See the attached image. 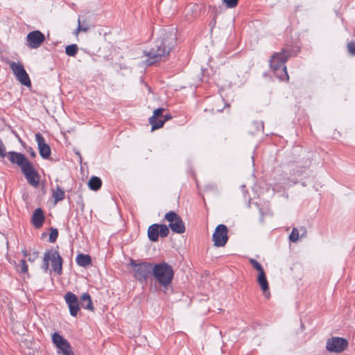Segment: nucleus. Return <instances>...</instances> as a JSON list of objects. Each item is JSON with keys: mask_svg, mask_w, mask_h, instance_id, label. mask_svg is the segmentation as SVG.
I'll list each match as a JSON object with an SVG mask.
<instances>
[{"mask_svg": "<svg viewBox=\"0 0 355 355\" xmlns=\"http://www.w3.org/2000/svg\"><path fill=\"white\" fill-rule=\"evenodd\" d=\"M238 1L239 0H223L225 6L230 8H235L238 4Z\"/></svg>", "mask_w": 355, "mask_h": 355, "instance_id": "nucleus-31", "label": "nucleus"}, {"mask_svg": "<svg viewBox=\"0 0 355 355\" xmlns=\"http://www.w3.org/2000/svg\"><path fill=\"white\" fill-rule=\"evenodd\" d=\"M165 219L169 223L168 227L171 231L177 234L185 232V226L182 218L173 211H170L165 215Z\"/></svg>", "mask_w": 355, "mask_h": 355, "instance_id": "nucleus-7", "label": "nucleus"}, {"mask_svg": "<svg viewBox=\"0 0 355 355\" xmlns=\"http://www.w3.org/2000/svg\"><path fill=\"white\" fill-rule=\"evenodd\" d=\"M228 229L223 224L218 225L213 234L212 240L216 247H223L228 240Z\"/></svg>", "mask_w": 355, "mask_h": 355, "instance_id": "nucleus-9", "label": "nucleus"}, {"mask_svg": "<svg viewBox=\"0 0 355 355\" xmlns=\"http://www.w3.org/2000/svg\"><path fill=\"white\" fill-rule=\"evenodd\" d=\"M81 307L84 309H87L89 311L94 310V306L92 304L91 296L88 293H85L82 295L81 297Z\"/></svg>", "mask_w": 355, "mask_h": 355, "instance_id": "nucleus-20", "label": "nucleus"}, {"mask_svg": "<svg viewBox=\"0 0 355 355\" xmlns=\"http://www.w3.org/2000/svg\"><path fill=\"white\" fill-rule=\"evenodd\" d=\"M20 269H17L20 272L26 274L28 272V265L24 259L20 261V265L19 266Z\"/></svg>", "mask_w": 355, "mask_h": 355, "instance_id": "nucleus-30", "label": "nucleus"}, {"mask_svg": "<svg viewBox=\"0 0 355 355\" xmlns=\"http://www.w3.org/2000/svg\"><path fill=\"white\" fill-rule=\"evenodd\" d=\"M257 282L259 284L264 295L268 298L270 296L268 282L266 277L265 272H259L257 277Z\"/></svg>", "mask_w": 355, "mask_h": 355, "instance_id": "nucleus-18", "label": "nucleus"}, {"mask_svg": "<svg viewBox=\"0 0 355 355\" xmlns=\"http://www.w3.org/2000/svg\"><path fill=\"white\" fill-rule=\"evenodd\" d=\"M80 28H81V31H83V32H87L89 30V26L87 25H81L80 24Z\"/></svg>", "mask_w": 355, "mask_h": 355, "instance_id": "nucleus-37", "label": "nucleus"}, {"mask_svg": "<svg viewBox=\"0 0 355 355\" xmlns=\"http://www.w3.org/2000/svg\"><path fill=\"white\" fill-rule=\"evenodd\" d=\"M159 236L162 238L166 237L169 234V229L168 226L164 224H159Z\"/></svg>", "mask_w": 355, "mask_h": 355, "instance_id": "nucleus-26", "label": "nucleus"}, {"mask_svg": "<svg viewBox=\"0 0 355 355\" xmlns=\"http://www.w3.org/2000/svg\"><path fill=\"white\" fill-rule=\"evenodd\" d=\"M347 49L349 53L352 55H355V42H350L347 44Z\"/></svg>", "mask_w": 355, "mask_h": 355, "instance_id": "nucleus-32", "label": "nucleus"}, {"mask_svg": "<svg viewBox=\"0 0 355 355\" xmlns=\"http://www.w3.org/2000/svg\"><path fill=\"white\" fill-rule=\"evenodd\" d=\"M8 64L17 80H19L21 85L30 87L31 82L23 64L19 62H16L14 61H10Z\"/></svg>", "mask_w": 355, "mask_h": 355, "instance_id": "nucleus-6", "label": "nucleus"}, {"mask_svg": "<svg viewBox=\"0 0 355 355\" xmlns=\"http://www.w3.org/2000/svg\"><path fill=\"white\" fill-rule=\"evenodd\" d=\"M101 185L102 181L101 178L96 176L92 177L88 182L89 189L93 191H98L101 187Z\"/></svg>", "mask_w": 355, "mask_h": 355, "instance_id": "nucleus-22", "label": "nucleus"}, {"mask_svg": "<svg viewBox=\"0 0 355 355\" xmlns=\"http://www.w3.org/2000/svg\"><path fill=\"white\" fill-rule=\"evenodd\" d=\"M290 56L291 53L288 50L282 49L281 52L275 53L270 60V67L281 80H288L285 63Z\"/></svg>", "mask_w": 355, "mask_h": 355, "instance_id": "nucleus-3", "label": "nucleus"}, {"mask_svg": "<svg viewBox=\"0 0 355 355\" xmlns=\"http://www.w3.org/2000/svg\"><path fill=\"white\" fill-rule=\"evenodd\" d=\"M0 156H1L3 157L6 156V148L1 139H0Z\"/></svg>", "mask_w": 355, "mask_h": 355, "instance_id": "nucleus-33", "label": "nucleus"}, {"mask_svg": "<svg viewBox=\"0 0 355 355\" xmlns=\"http://www.w3.org/2000/svg\"><path fill=\"white\" fill-rule=\"evenodd\" d=\"M38 257V252H33V254H28V261H31V262H33Z\"/></svg>", "mask_w": 355, "mask_h": 355, "instance_id": "nucleus-34", "label": "nucleus"}, {"mask_svg": "<svg viewBox=\"0 0 355 355\" xmlns=\"http://www.w3.org/2000/svg\"><path fill=\"white\" fill-rule=\"evenodd\" d=\"M347 347V340L341 337L334 336L328 338L326 342V349L329 352L340 353Z\"/></svg>", "mask_w": 355, "mask_h": 355, "instance_id": "nucleus-8", "label": "nucleus"}, {"mask_svg": "<svg viewBox=\"0 0 355 355\" xmlns=\"http://www.w3.org/2000/svg\"><path fill=\"white\" fill-rule=\"evenodd\" d=\"M44 221V212L41 208H37L32 216L31 223L35 228H40Z\"/></svg>", "mask_w": 355, "mask_h": 355, "instance_id": "nucleus-17", "label": "nucleus"}, {"mask_svg": "<svg viewBox=\"0 0 355 355\" xmlns=\"http://www.w3.org/2000/svg\"><path fill=\"white\" fill-rule=\"evenodd\" d=\"M250 262L254 268L259 271V273L264 272L263 267L257 260L251 259Z\"/></svg>", "mask_w": 355, "mask_h": 355, "instance_id": "nucleus-29", "label": "nucleus"}, {"mask_svg": "<svg viewBox=\"0 0 355 355\" xmlns=\"http://www.w3.org/2000/svg\"><path fill=\"white\" fill-rule=\"evenodd\" d=\"M78 27L76 29L75 32H74V34L76 35H77L78 34L79 32L81 31V28H80V19H78Z\"/></svg>", "mask_w": 355, "mask_h": 355, "instance_id": "nucleus-35", "label": "nucleus"}, {"mask_svg": "<svg viewBox=\"0 0 355 355\" xmlns=\"http://www.w3.org/2000/svg\"><path fill=\"white\" fill-rule=\"evenodd\" d=\"M159 224L157 223L149 226L148 229V236L150 241L155 242L158 240L159 236Z\"/></svg>", "mask_w": 355, "mask_h": 355, "instance_id": "nucleus-19", "label": "nucleus"}, {"mask_svg": "<svg viewBox=\"0 0 355 355\" xmlns=\"http://www.w3.org/2000/svg\"><path fill=\"white\" fill-rule=\"evenodd\" d=\"M164 108H157L154 110L153 114L149 118V123L151 125V130L159 129L164 125V121H161V117L163 116Z\"/></svg>", "mask_w": 355, "mask_h": 355, "instance_id": "nucleus-16", "label": "nucleus"}, {"mask_svg": "<svg viewBox=\"0 0 355 355\" xmlns=\"http://www.w3.org/2000/svg\"><path fill=\"white\" fill-rule=\"evenodd\" d=\"M6 155L9 161L12 164H17L19 166L21 170L31 162L25 155L21 153L10 151Z\"/></svg>", "mask_w": 355, "mask_h": 355, "instance_id": "nucleus-14", "label": "nucleus"}, {"mask_svg": "<svg viewBox=\"0 0 355 355\" xmlns=\"http://www.w3.org/2000/svg\"><path fill=\"white\" fill-rule=\"evenodd\" d=\"M171 118V116L170 114H166L161 117V121H164V123L168 119Z\"/></svg>", "mask_w": 355, "mask_h": 355, "instance_id": "nucleus-36", "label": "nucleus"}, {"mask_svg": "<svg viewBox=\"0 0 355 355\" xmlns=\"http://www.w3.org/2000/svg\"><path fill=\"white\" fill-rule=\"evenodd\" d=\"M64 299L69 307L70 315L73 317L76 316L81 306L78 297L71 292H67Z\"/></svg>", "mask_w": 355, "mask_h": 355, "instance_id": "nucleus-11", "label": "nucleus"}, {"mask_svg": "<svg viewBox=\"0 0 355 355\" xmlns=\"http://www.w3.org/2000/svg\"><path fill=\"white\" fill-rule=\"evenodd\" d=\"M21 253L23 254V256L24 257H28V254H30L31 253H28L26 250H23L21 251Z\"/></svg>", "mask_w": 355, "mask_h": 355, "instance_id": "nucleus-38", "label": "nucleus"}, {"mask_svg": "<svg viewBox=\"0 0 355 355\" xmlns=\"http://www.w3.org/2000/svg\"><path fill=\"white\" fill-rule=\"evenodd\" d=\"M45 36L40 31L30 32L26 37L27 46L31 49H37L44 42Z\"/></svg>", "mask_w": 355, "mask_h": 355, "instance_id": "nucleus-12", "label": "nucleus"}, {"mask_svg": "<svg viewBox=\"0 0 355 355\" xmlns=\"http://www.w3.org/2000/svg\"><path fill=\"white\" fill-rule=\"evenodd\" d=\"M130 265L132 267L133 276L141 282H146L148 277L152 275L153 265L148 262H141L137 263L135 260L131 259Z\"/></svg>", "mask_w": 355, "mask_h": 355, "instance_id": "nucleus-4", "label": "nucleus"}, {"mask_svg": "<svg viewBox=\"0 0 355 355\" xmlns=\"http://www.w3.org/2000/svg\"><path fill=\"white\" fill-rule=\"evenodd\" d=\"M65 193L64 190L59 186L53 191V198H54L55 203L64 199Z\"/></svg>", "mask_w": 355, "mask_h": 355, "instance_id": "nucleus-23", "label": "nucleus"}, {"mask_svg": "<svg viewBox=\"0 0 355 355\" xmlns=\"http://www.w3.org/2000/svg\"><path fill=\"white\" fill-rule=\"evenodd\" d=\"M47 251L49 252L53 270L58 275H61L62 272V259L58 251L53 249L48 250Z\"/></svg>", "mask_w": 355, "mask_h": 355, "instance_id": "nucleus-13", "label": "nucleus"}, {"mask_svg": "<svg viewBox=\"0 0 355 355\" xmlns=\"http://www.w3.org/2000/svg\"><path fill=\"white\" fill-rule=\"evenodd\" d=\"M289 239L291 242H296L299 239V231L297 228L293 227L289 236Z\"/></svg>", "mask_w": 355, "mask_h": 355, "instance_id": "nucleus-27", "label": "nucleus"}, {"mask_svg": "<svg viewBox=\"0 0 355 355\" xmlns=\"http://www.w3.org/2000/svg\"><path fill=\"white\" fill-rule=\"evenodd\" d=\"M35 140L38 146L40 156L43 159H48L51 152L49 145L45 142L44 137L40 132L35 134Z\"/></svg>", "mask_w": 355, "mask_h": 355, "instance_id": "nucleus-15", "label": "nucleus"}, {"mask_svg": "<svg viewBox=\"0 0 355 355\" xmlns=\"http://www.w3.org/2000/svg\"><path fill=\"white\" fill-rule=\"evenodd\" d=\"M77 264L82 267H86L91 264L92 259L88 254H78L76 257Z\"/></svg>", "mask_w": 355, "mask_h": 355, "instance_id": "nucleus-21", "label": "nucleus"}, {"mask_svg": "<svg viewBox=\"0 0 355 355\" xmlns=\"http://www.w3.org/2000/svg\"><path fill=\"white\" fill-rule=\"evenodd\" d=\"M31 156L35 157V155H36V153H35V152L34 150H33L31 149Z\"/></svg>", "mask_w": 355, "mask_h": 355, "instance_id": "nucleus-39", "label": "nucleus"}, {"mask_svg": "<svg viewBox=\"0 0 355 355\" xmlns=\"http://www.w3.org/2000/svg\"><path fill=\"white\" fill-rule=\"evenodd\" d=\"M152 275L159 286L164 288V293H166L174 277L172 266L166 262L156 263L153 266Z\"/></svg>", "mask_w": 355, "mask_h": 355, "instance_id": "nucleus-2", "label": "nucleus"}, {"mask_svg": "<svg viewBox=\"0 0 355 355\" xmlns=\"http://www.w3.org/2000/svg\"><path fill=\"white\" fill-rule=\"evenodd\" d=\"M50 261L49 252L46 250L44 254L42 268L44 271L47 272L49 269V262Z\"/></svg>", "mask_w": 355, "mask_h": 355, "instance_id": "nucleus-25", "label": "nucleus"}, {"mask_svg": "<svg viewBox=\"0 0 355 355\" xmlns=\"http://www.w3.org/2000/svg\"><path fill=\"white\" fill-rule=\"evenodd\" d=\"M176 34L175 29L171 28L169 31L162 30L161 35L156 40L155 45L149 51H144L148 58L145 61L146 65H152L168 55L175 45Z\"/></svg>", "mask_w": 355, "mask_h": 355, "instance_id": "nucleus-1", "label": "nucleus"}, {"mask_svg": "<svg viewBox=\"0 0 355 355\" xmlns=\"http://www.w3.org/2000/svg\"><path fill=\"white\" fill-rule=\"evenodd\" d=\"M21 171L30 185L35 188L39 186L40 175L34 168L31 162L24 167Z\"/></svg>", "mask_w": 355, "mask_h": 355, "instance_id": "nucleus-10", "label": "nucleus"}, {"mask_svg": "<svg viewBox=\"0 0 355 355\" xmlns=\"http://www.w3.org/2000/svg\"><path fill=\"white\" fill-rule=\"evenodd\" d=\"M52 342L57 348V353L62 355H74L69 342L58 332L52 334Z\"/></svg>", "mask_w": 355, "mask_h": 355, "instance_id": "nucleus-5", "label": "nucleus"}, {"mask_svg": "<svg viewBox=\"0 0 355 355\" xmlns=\"http://www.w3.org/2000/svg\"><path fill=\"white\" fill-rule=\"evenodd\" d=\"M58 236V231L56 228H51V232L49 234V241L51 243H53L56 241L57 238Z\"/></svg>", "mask_w": 355, "mask_h": 355, "instance_id": "nucleus-28", "label": "nucleus"}, {"mask_svg": "<svg viewBox=\"0 0 355 355\" xmlns=\"http://www.w3.org/2000/svg\"><path fill=\"white\" fill-rule=\"evenodd\" d=\"M78 46L75 44L68 45L65 48V53L69 56H75L78 52Z\"/></svg>", "mask_w": 355, "mask_h": 355, "instance_id": "nucleus-24", "label": "nucleus"}]
</instances>
